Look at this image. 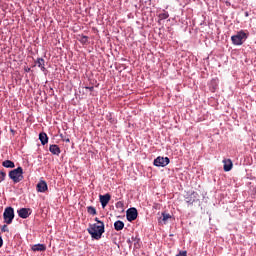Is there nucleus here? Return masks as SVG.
I'll return each instance as SVG.
<instances>
[{
    "mask_svg": "<svg viewBox=\"0 0 256 256\" xmlns=\"http://www.w3.org/2000/svg\"><path fill=\"white\" fill-rule=\"evenodd\" d=\"M87 231L93 239L99 240L105 233V224L103 221H98V224H90Z\"/></svg>",
    "mask_w": 256,
    "mask_h": 256,
    "instance_id": "f257e3e1",
    "label": "nucleus"
},
{
    "mask_svg": "<svg viewBox=\"0 0 256 256\" xmlns=\"http://www.w3.org/2000/svg\"><path fill=\"white\" fill-rule=\"evenodd\" d=\"M247 37H249V35H247V33H245V31L241 30V31L237 32L236 35H233L231 37V41H232L233 45H243V43H245V41H247Z\"/></svg>",
    "mask_w": 256,
    "mask_h": 256,
    "instance_id": "f03ea898",
    "label": "nucleus"
},
{
    "mask_svg": "<svg viewBox=\"0 0 256 256\" xmlns=\"http://www.w3.org/2000/svg\"><path fill=\"white\" fill-rule=\"evenodd\" d=\"M4 223L6 225H11L13 223V219H15V210L13 207H6L3 213Z\"/></svg>",
    "mask_w": 256,
    "mask_h": 256,
    "instance_id": "7ed1b4c3",
    "label": "nucleus"
},
{
    "mask_svg": "<svg viewBox=\"0 0 256 256\" xmlns=\"http://www.w3.org/2000/svg\"><path fill=\"white\" fill-rule=\"evenodd\" d=\"M9 177L14 183H20V181H23V168L18 167L14 170H11L9 172Z\"/></svg>",
    "mask_w": 256,
    "mask_h": 256,
    "instance_id": "20e7f679",
    "label": "nucleus"
},
{
    "mask_svg": "<svg viewBox=\"0 0 256 256\" xmlns=\"http://www.w3.org/2000/svg\"><path fill=\"white\" fill-rule=\"evenodd\" d=\"M170 163L169 157H157L154 160L155 167H167V164Z\"/></svg>",
    "mask_w": 256,
    "mask_h": 256,
    "instance_id": "39448f33",
    "label": "nucleus"
},
{
    "mask_svg": "<svg viewBox=\"0 0 256 256\" xmlns=\"http://www.w3.org/2000/svg\"><path fill=\"white\" fill-rule=\"evenodd\" d=\"M139 215V213L137 212V208H129L126 211V219L127 221H135V219H137V216Z\"/></svg>",
    "mask_w": 256,
    "mask_h": 256,
    "instance_id": "423d86ee",
    "label": "nucleus"
},
{
    "mask_svg": "<svg viewBox=\"0 0 256 256\" xmlns=\"http://www.w3.org/2000/svg\"><path fill=\"white\" fill-rule=\"evenodd\" d=\"M99 199L103 209H105L109 205V201H111V194L106 193L105 195H100Z\"/></svg>",
    "mask_w": 256,
    "mask_h": 256,
    "instance_id": "0eeeda50",
    "label": "nucleus"
},
{
    "mask_svg": "<svg viewBox=\"0 0 256 256\" xmlns=\"http://www.w3.org/2000/svg\"><path fill=\"white\" fill-rule=\"evenodd\" d=\"M18 216L21 219H27L31 215V209L30 208H21L17 210Z\"/></svg>",
    "mask_w": 256,
    "mask_h": 256,
    "instance_id": "6e6552de",
    "label": "nucleus"
},
{
    "mask_svg": "<svg viewBox=\"0 0 256 256\" xmlns=\"http://www.w3.org/2000/svg\"><path fill=\"white\" fill-rule=\"evenodd\" d=\"M169 219H171V214L162 212L161 217L158 218V223L159 225H167Z\"/></svg>",
    "mask_w": 256,
    "mask_h": 256,
    "instance_id": "1a4fd4ad",
    "label": "nucleus"
},
{
    "mask_svg": "<svg viewBox=\"0 0 256 256\" xmlns=\"http://www.w3.org/2000/svg\"><path fill=\"white\" fill-rule=\"evenodd\" d=\"M36 188L38 193H45V191H47L48 189L47 182H45L44 180H40Z\"/></svg>",
    "mask_w": 256,
    "mask_h": 256,
    "instance_id": "9d476101",
    "label": "nucleus"
},
{
    "mask_svg": "<svg viewBox=\"0 0 256 256\" xmlns=\"http://www.w3.org/2000/svg\"><path fill=\"white\" fill-rule=\"evenodd\" d=\"M49 151L52 153V155H61V148H59L56 144L50 145Z\"/></svg>",
    "mask_w": 256,
    "mask_h": 256,
    "instance_id": "9b49d317",
    "label": "nucleus"
},
{
    "mask_svg": "<svg viewBox=\"0 0 256 256\" xmlns=\"http://www.w3.org/2000/svg\"><path fill=\"white\" fill-rule=\"evenodd\" d=\"M224 163V171L229 172L233 169V162L231 159L223 160Z\"/></svg>",
    "mask_w": 256,
    "mask_h": 256,
    "instance_id": "f8f14e48",
    "label": "nucleus"
},
{
    "mask_svg": "<svg viewBox=\"0 0 256 256\" xmlns=\"http://www.w3.org/2000/svg\"><path fill=\"white\" fill-rule=\"evenodd\" d=\"M39 140L41 141L42 145H47V143H49V137L44 132L39 134Z\"/></svg>",
    "mask_w": 256,
    "mask_h": 256,
    "instance_id": "ddd939ff",
    "label": "nucleus"
},
{
    "mask_svg": "<svg viewBox=\"0 0 256 256\" xmlns=\"http://www.w3.org/2000/svg\"><path fill=\"white\" fill-rule=\"evenodd\" d=\"M124 228H125V223H123V221L117 220V221L114 223V229H115V231H123Z\"/></svg>",
    "mask_w": 256,
    "mask_h": 256,
    "instance_id": "4468645a",
    "label": "nucleus"
},
{
    "mask_svg": "<svg viewBox=\"0 0 256 256\" xmlns=\"http://www.w3.org/2000/svg\"><path fill=\"white\" fill-rule=\"evenodd\" d=\"M32 251H47L45 244H35L32 246Z\"/></svg>",
    "mask_w": 256,
    "mask_h": 256,
    "instance_id": "2eb2a0df",
    "label": "nucleus"
},
{
    "mask_svg": "<svg viewBox=\"0 0 256 256\" xmlns=\"http://www.w3.org/2000/svg\"><path fill=\"white\" fill-rule=\"evenodd\" d=\"M37 67L41 68V71H46L45 69V59L43 58H38L36 61Z\"/></svg>",
    "mask_w": 256,
    "mask_h": 256,
    "instance_id": "dca6fc26",
    "label": "nucleus"
},
{
    "mask_svg": "<svg viewBox=\"0 0 256 256\" xmlns=\"http://www.w3.org/2000/svg\"><path fill=\"white\" fill-rule=\"evenodd\" d=\"M3 167H6V169H14L15 163L11 160H6L2 163Z\"/></svg>",
    "mask_w": 256,
    "mask_h": 256,
    "instance_id": "f3484780",
    "label": "nucleus"
},
{
    "mask_svg": "<svg viewBox=\"0 0 256 256\" xmlns=\"http://www.w3.org/2000/svg\"><path fill=\"white\" fill-rule=\"evenodd\" d=\"M193 195L194 193L185 198V202L188 203V205H193V203H195V197H193Z\"/></svg>",
    "mask_w": 256,
    "mask_h": 256,
    "instance_id": "a211bd4d",
    "label": "nucleus"
},
{
    "mask_svg": "<svg viewBox=\"0 0 256 256\" xmlns=\"http://www.w3.org/2000/svg\"><path fill=\"white\" fill-rule=\"evenodd\" d=\"M87 213H89V215H97V209L93 206H88Z\"/></svg>",
    "mask_w": 256,
    "mask_h": 256,
    "instance_id": "6ab92c4d",
    "label": "nucleus"
},
{
    "mask_svg": "<svg viewBox=\"0 0 256 256\" xmlns=\"http://www.w3.org/2000/svg\"><path fill=\"white\" fill-rule=\"evenodd\" d=\"M80 39V43H82L83 45H85L86 43L89 42V37L85 36V35H79Z\"/></svg>",
    "mask_w": 256,
    "mask_h": 256,
    "instance_id": "aec40b11",
    "label": "nucleus"
},
{
    "mask_svg": "<svg viewBox=\"0 0 256 256\" xmlns=\"http://www.w3.org/2000/svg\"><path fill=\"white\" fill-rule=\"evenodd\" d=\"M159 19L161 20H165V19H169V12H162L159 14Z\"/></svg>",
    "mask_w": 256,
    "mask_h": 256,
    "instance_id": "412c9836",
    "label": "nucleus"
},
{
    "mask_svg": "<svg viewBox=\"0 0 256 256\" xmlns=\"http://www.w3.org/2000/svg\"><path fill=\"white\" fill-rule=\"evenodd\" d=\"M124 207H125V204L123 203V201H118L117 203H116V209H124Z\"/></svg>",
    "mask_w": 256,
    "mask_h": 256,
    "instance_id": "4be33fe9",
    "label": "nucleus"
},
{
    "mask_svg": "<svg viewBox=\"0 0 256 256\" xmlns=\"http://www.w3.org/2000/svg\"><path fill=\"white\" fill-rule=\"evenodd\" d=\"M5 177H7V174L3 171L0 172V183H2V181H5Z\"/></svg>",
    "mask_w": 256,
    "mask_h": 256,
    "instance_id": "5701e85b",
    "label": "nucleus"
},
{
    "mask_svg": "<svg viewBox=\"0 0 256 256\" xmlns=\"http://www.w3.org/2000/svg\"><path fill=\"white\" fill-rule=\"evenodd\" d=\"M1 231H2V233H9V227L4 224V225L1 227Z\"/></svg>",
    "mask_w": 256,
    "mask_h": 256,
    "instance_id": "b1692460",
    "label": "nucleus"
},
{
    "mask_svg": "<svg viewBox=\"0 0 256 256\" xmlns=\"http://www.w3.org/2000/svg\"><path fill=\"white\" fill-rule=\"evenodd\" d=\"M176 256H187V251H180Z\"/></svg>",
    "mask_w": 256,
    "mask_h": 256,
    "instance_id": "393cba45",
    "label": "nucleus"
},
{
    "mask_svg": "<svg viewBox=\"0 0 256 256\" xmlns=\"http://www.w3.org/2000/svg\"><path fill=\"white\" fill-rule=\"evenodd\" d=\"M3 247V238L0 236V248Z\"/></svg>",
    "mask_w": 256,
    "mask_h": 256,
    "instance_id": "a878e982",
    "label": "nucleus"
},
{
    "mask_svg": "<svg viewBox=\"0 0 256 256\" xmlns=\"http://www.w3.org/2000/svg\"><path fill=\"white\" fill-rule=\"evenodd\" d=\"M86 89H89L90 91H94L95 88L91 86V87H86Z\"/></svg>",
    "mask_w": 256,
    "mask_h": 256,
    "instance_id": "bb28decb",
    "label": "nucleus"
},
{
    "mask_svg": "<svg viewBox=\"0 0 256 256\" xmlns=\"http://www.w3.org/2000/svg\"><path fill=\"white\" fill-rule=\"evenodd\" d=\"M94 221L97 222V225H99V221H101L99 218H95Z\"/></svg>",
    "mask_w": 256,
    "mask_h": 256,
    "instance_id": "cd10ccee",
    "label": "nucleus"
},
{
    "mask_svg": "<svg viewBox=\"0 0 256 256\" xmlns=\"http://www.w3.org/2000/svg\"><path fill=\"white\" fill-rule=\"evenodd\" d=\"M64 141H65L66 143H70V142H71V140H70L69 138L64 139Z\"/></svg>",
    "mask_w": 256,
    "mask_h": 256,
    "instance_id": "c85d7f7f",
    "label": "nucleus"
},
{
    "mask_svg": "<svg viewBox=\"0 0 256 256\" xmlns=\"http://www.w3.org/2000/svg\"><path fill=\"white\" fill-rule=\"evenodd\" d=\"M226 5H230V3H229V2H226Z\"/></svg>",
    "mask_w": 256,
    "mask_h": 256,
    "instance_id": "c756f323",
    "label": "nucleus"
},
{
    "mask_svg": "<svg viewBox=\"0 0 256 256\" xmlns=\"http://www.w3.org/2000/svg\"><path fill=\"white\" fill-rule=\"evenodd\" d=\"M27 71H31V68H28Z\"/></svg>",
    "mask_w": 256,
    "mask_h": 256,
    "instance_id": "7c9ffc66",
    "label": "nucleus"
},
{
    "mask_svg": "<svg viewBox=\"0 0 256 256\" xmlns=\"http://www.w3.org/2000/svg\"><path fill=\"white\" fill-rule=\"evenodd\" d=\"M27 71H31V68H28Z\"/></svg>",
    "mask_w": 256,
    "mask_h": 256,
    "instance_id": "2f4dec72",
    "label": "nucleus"
}]
</instances>
